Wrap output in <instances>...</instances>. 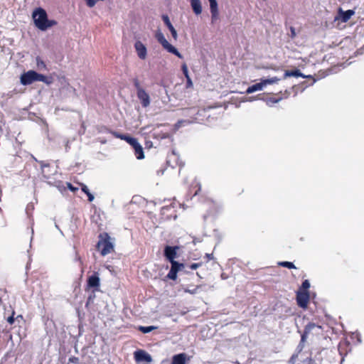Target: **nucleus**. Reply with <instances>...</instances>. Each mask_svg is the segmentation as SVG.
Wrapping results in <instances>:
<instances>
[{
	"instance_id": "24",
	"label": "nucleus",
	"mask_w": 364,
	"mask_h": 364,
	"mask_svg": "<svg viewBox=\"0 0 364 364\" xmlns=\"http://www.w3.org/2000/svg\"><path fill=\"white\" fill-rule=\"evenodd\" d=\"M157 327L156 326H140L139 327V330L142 332L143 333H148L151 331H152L153 330H155L156 329Z\"/></svg>"
},
{
	"instance_id": "33",
	"label": "nucleus",
	"mask_w": 364,
	"mask_h": 364,
	"mask_svg": "<svg viewBox=\"0 0 364 364\" xmlns=\"http://www.w3.org/2000/svg\"><path fill=\"white\" fill-rule=\"evenodd\" d=\"M186 88H187V89L192 88L193 87V84L192 80L190 77V76H187V77H186Z\"/></svg>"
},
{
	"instance_id": "10",
	"label": "nucleus",
	"mask_w": 364,
	"mask_h": 364,
	"mask_svg": "<svg viewBox=\"0 0 364 364\" xmlns=\"http://www.w3.org/2000/svg\"><path fill=\"white\" fill-rule=\"evenodd\" d=\"M134 48L136 50L138 57L141 60H145L147 56V49L145 45L139 41L134 43Z\"/></svg>"
},
{
	"instance_id": "32",
	"label": "nucleus",
	"mask_w": 364,
	"mask_h": 364,
	"mask_svg": "<svg viewBox=\"0 0 364 364\" xmlns=\"http://www.w3.org/2000/svg\"><path fill=\"white\" fill-rule=\"evenodd\" d=\"M181 70H182V72L185 76V77H187V76H189V74H188V66L186 65V63H183V65H181Z\"/></svg>"
},
{
	"instance_id": "4",
	"label": "nucleus",
	"mask_w": 364,
	"mask_h": 364,
	"mask_svg": "<svg viewBox=\"0 0 364 364\" xmlns=\"http://www.w3.org/2000/svg\"><path fill=\"white\" fill-rule=\"evenodd\" d=\"M321 332H322V327L320 325L310 322L304 328V332L301 336V341L305 342L306 340V338L309 335L318 336V335H320L321 333Z\"/></svg>"
},
{
	"instance_id": "2",
	"label": "nucleus",
	"mask_w": 364,
	"mask_h": 364,
	"mask_svg": "<svg viewBox=\"0 0 364 364\" xmlns=\"http://www.w3.org/2000/svg\"><path fill=\"white\" fill-rule=\"evenodd\" d=\"M32 17L36 26L41 30L46 31V26H45L48 21V16L46 11L42 8H38L33 12Z\"/></svg>"
},
{
	"instance_id": "41",
	"label": "nucleus",
	"mask_w": 364,
	"mask_h": 364,
	"mask_svg": "<svg viewBox=\"0 0 364 364\" xmlns=\"http://www.w3.org/2000/svg\"><path fill=\"white\" fill-rule=\"evenodd\" d=\"M205 258L206 259L207 261H210V260L213 259V254L206 253L205 255Z\"/></svg>"
},
{
	"instance_id": "19",
	"label": "nucleus",
	"mask_w": 364,
	"mask_h": 364,
	"mask_svg": "<svg viewBox=\"0 0 364 364\" xmlns=\"http://www.w3.org/2000/svg\"><path fill=\"white\" fill-rule=\"evenodd\" d=\"M191 5L193 12L199 15L202 12V6L200 0H191Z\"/></svg>"
},
{
	"instance_id": "15",
	"label": "nucleus",
	"mask_w": 364,
	"mask_h": 364,
	"mask_svg": "<svg viewBox=\"0 0 364 364\" xmlns=\"http://www.w3.org/2000/svg\"><path fill=\"white\" fill-rule=\"evenodd\" d=\"M189 360V357L185 353H181L172 357L171 364H186Z\"/></svg>"
},
{
	"instance_id": "1",
	"label": "nucleus",
	"mask_w": 364,
	"mask_h": 364,
	"mask_svg": "<svg viewBox=\"0 0 364 364\" xmlns=\"http://www.w3.org/2000/svg\"><path fill=\"white\" fill-rule=\"evenodd\" d=\"M96 247L102 256H105L114 251V245L107 232H102L99 235V240Z\"/></svg>"
},
{
	"instance_id": "37",
	"label": "nucleus",
	"mask_w": 364,
	"mask_h": 364,
	"mask_svg": "<svg viewBox=\"0 0 364 364\" xmlns=\"http://www.w3.org/2000/svg\"><path fill=\"white\" fill-rule=\"evenodd\" d=\"M14 315H15V311H13L11 315L7 318V321L10 324H13L15 321L16 318H14Z\"/></svg>"
},
{
	"instance_id": "23",
	"label": "nucleus",
	"mask_w": 364,
	"mask_h": 364,
	"mask_svg": "<svg viewBox=\"0 0 364 364\" xmlns=\"http://www.w3.org/2000/svg\"><path fill=\"white\" fill-rule=\"evenodd\" d=\"M133 149L134 150V154L137 159H142L144 158V149L141 144Z\"/></svg>"
},
{
	"instance_id": "22",
	"label": "nucleus",
	"mask_w": 364,
	"mask_h": 364,
	"mask_svg": "<svg viewBox=\"0 0 364 364\" xmlns=\"http://www.w3.org/2000/svg\"><path fill=\"white\" fill-rule=\"evenodd\" d=\"M80 186L82 191L87 195L88 201L92 202L94 200V196L90 192L87 186L84 183H80Z\"/></svg>"
},
{
	"instance_id": "42",
	"label": "nucleus",
	"mask_w": 364,
	"mask_h": 364,
	"mask_svg": "<svg viewBox=\"0 0 364 364\" xmlns=\"http://www.w3.org/2000/svg\"><path fill=\"white\" fill-rule=\"evenodd\" d=\"M139 144H140L138 142V140H137L134 144H132V147L133 149H134L135 147H136V146H139Z\"/></svg>"
},
{
	"instance_id": "16",
	"label": "nucleus",
	"mask_w": 364,
	"mask_h": 364,
	"mask_svg": "<svg viewBox=\"0 0 364 364\" xmlns=\"http://www.w3.org/2000/svg\"><path fill=\"white\" fill-rule=\"evenodd\" d=\"M162 20H163L164 23H165V25L168 27V30L170 31L173 39L177 40V38H178L177 31L174 28L173 25L171 24L168 16L167 15H163Z\"/></svg>"
},
{
	"instance_id": "38",
	"label": "nucleus",
	"mask_w": 364,
	"mask_h": 364,
	"mask_svg": "<svg viewBox=\"0 0 364 364\" xmlns=\"http://www.w3.org/2000/svg\"><path fill=\"white\" fill-rule=\"evenodd\" d=\"M137 139L136 138L128 136L127 139H126V141L131 146H132L133 144H134Z\"/></svg>"
},
{
	"instance_id": "43",
	"label": "nucleus",
	"mask_w": 364,
	"mask_h": 364,
	"mask_svg": "<svg viewBox=\"0 0 364 364\" xmlns=\"http://www.w3.org/2000/svg\"><path fill=\"white\" fill-rule=\"evenodd\" d=\"M16 319H23V316L22 315H18L16 316Z\"/></svg>"
},
{
	"instance_id": "31",
	"label": "nucleus",
	"mask_w": 364,
	"mask_h": 364,
	"mask_svg": "<svg viewBox=\"0 0 364 364\" xmlns=\"http://www.w3.org/2000/svg\"><path fill=\"white\" fill-rule=\"evenodd\" d=\"M68 363L78 364L80 363V359L76 356H71L68 358Z\"/></svg>"
},
{
	"instance_id": "8",
	"label": "nucleus",
	"mask_w": 364,
	"mask_h": 364,
	"mask_svg": "<svg viewBox=\"0 0 364 364\" xmlns=\"http://www.w3.org/2000/svg\"><path fill=\"white\" fill-rule=\"evenodd\" d=\"M36 72L34 70H29L24 73L21 76V82L23 85H31L36 81Z\"/></svg>"
},
{
	"instance_id": "34",
	"label": "nucleus",
	"mask_w": 364,
	"mask_h": 364,
	"mask_svg": "<svg viewBox=\"0 0 364 364\" xmlns=\"http://www.w3.org/2000/svg\"><path fill=\"white\" fill-rule=\"evenodd\" d=\"M57 23H58L57 21L55 20H48V21L45 26H46V29H48V28H50L53 26L57 25Z\"/></svg>"
},
{
	"instance_id": "25",
	"label": "nucleus",
	"mask_w": 364,
	"mask_h": 364,
	"mask_svg": "<svg viewBox=\"0 0 364 364\" xmlns=\"http://www.w3.org/2000/svg\"><path fill=\"white\" fill-rule=\"evenodd\" d=\"M37 67L39 70H46V65L39 57L36 58Z\"/></svg>"
},
{
	"instance_id": "9",
	"label": "nucleus",
	"mask_w": 364,
	"mask_h": 364,
	"mask_svg": "<svg viewBox=\"0 0 364 364\" xmlns=\"http://www.w3.org/2000/svg\"><path fill=\"white\" fill-rule=\"evenodd\" d=\"M134 357L136 362L145 361L150 363L152 361L151 356L144 350H137L134 353Z\"/></svg>"
},
{
	"instance_id": "5",
	"label": "nucleus",
	"mask_w": 364,
	"mask_h": 364,
	"mask_svg": "<svg viewBox=\"0 0 364 364\" xmlns=\"http://www.w3.org/2000/svg\"><path fill=\"white\" fill-rule=\"evenodd\" d=\"M179 249L178 246L166 245L164 247V255L168 262H176L175 259L178 257Z\"/></svg>"
},
{
	"instance_id": "40",
	"label": "nucleus",
	"mask_w": 364,
	"mask_h": 364,
	"mask_svg": "<svg viewBox=\"0 0 364 364\" xmlns=\"http://www.w3.org/2000/svg\"><path fill=\"white\" fill-rule=\"evenodd\" d=\"M202 265V263H193L190 265V268L191 269H196L197 268L200 267Z\"/></svg>"
},
{
	"instance_id": "20",
	"label": "nucleus",
	"mask_w": 364,
	"mask_h": 364,
	"mask_svg": "<svg viewBox=\"0 0 364 364\" xmlns=\"http://www.w3.org/2000/svg\"><path fill=\"white\" fill-rule=\"evenodd\" d=\"M287 77H301L303 78L306 77V76L301 73V71L298 69L294 70H287L284 73V78Z\"/></svg>"
},
{
	"instance_id": "29",
	"label": "nucleus",
	"mask_w": 364,
	"mask_h": 364,
	"mask_svg": "<svg viewBox=\"0 0 364 364\" xmlns=\"http://www.w3.org/2000/svg\"><path fill=\"white\" fill-rule=\"evenodd\" d=\"M279 80L277 77H272L270 79L262 80L263 82H265V85L267 84H273L277 82Z\"/></svg>"
},
{
	"instance_id": "39",
	"label": "nucleus",
	"mask_w": 364,
	"mask_h": 364,
	"mask_svg": "<svg viewBox=\"0 0 364 364\" xmlns=\"http://www.w3.org/2000/svg\"><path fill=\"white\" fill-rule=\"evenodd\" d=\"M67 188L72 192H75L78 190V188L73 186L70 183H67Z\"/></svg>"
},
{
	"instance_id": "35",
	"label": "nucleus",
	"mask_w": 364,
	"mask_h": 364,
	"mask_svg": "<svg viewBox=\"0 0 364 364\" xmlns=\"http://www.w3.org/2000/svg\"><path fill=\"white\" fill-rule=\"evenodd\" d=\"M310 287V283L308 280H304L302 282L301 284V289H304V291H307V289Z\"/></svg>"
},
{
	"instance_id": "7",
	"label": "nucleus",
	"mask_w": 364,
	"mask_h": 364,
	"mask_svg": "<svg viewBox=\"0 0 364 364\" xmlns=\"http://www.w3.org/2000/svg\"><path fill=\"white\" fill-rule=\"evenodd\" d=\"M309 294L308 291H299L296 294V302L299 306L303 309L307 308L309 302Z\"/></svg>"
},
{
	"instance_id": "3",
	"label": "nucleus",
	"mask_w": 364,
	"mask_h": 364,
	"mask_svg": "<svg viewBox=\"0 0 364 364\" xmlns=\"http://www.w3.org/2000/svg\"><path fill=\"white\" fill-rule=\"evenodd\" d=\"M155 38L157 40V41L162 46V47L168 53L176 55L179 58H183V55L178 51V50L173 46H172L168 42L164 33L160 30H157L156 31Z\"/></svg>"
},
{
	"instance_id": "30",
	"label": "nucleus",
	"mask_w": 364,
	"mask_h": 364,
	"mask_svg": "<svg viewBox=\"0 0 364 364\" xmlns=\"http://www.w3.org/2000/svg\"><path fill=\"white\" fill-rule=\"evenodd\" d=\"M282 100L281 97H271L267 99L268 104H275L279 102Z\"/></svg>"
},
{
	"instance_id": "21",
	"label": "nucleus",
	"mask_w": 364,
	"mask_h": 364,
	"mask_svg": "<svg viewBox=\"0 0 364 364\" xmlns=\"http://www.w3.org/2000/svg\"><path fill=\"white\" fill-rule=\"evenodd\" d=\"M36 81L43 82L47 85H50L52 82V78L48 77L43 74L38 73L36 72Z\"/></svg>"
},
{
	"instance_id": "18",
	"label": "nucleus",
	"mask_w": 364,
	"mask_h": 364,
	"mask_svg": "<svg viewBox=\"0 0 364 364\" xmlns=\"http://www.w3.org/2000/svg\"><path fill=\"white\" fill-rule=\"evenodd\" d=\"M264 86H265V82H263V81L262 80L260 82H258V83H256V84H254V85L250 86L247 89L246 93L250 94V93L255 92L256 91L262 90Z\"/></svg>"
},
{
	"instance_id": "36",
	"label": "nucleus",
	"mask_w": 364,
	"mask_h": 364,
	"mask_svg": "<svg viewBox=\"0 0 364 364\" xmlns=\"http://www.w3.org/2000/svg\"><path fill=\"white\" fill-rule=\"evenodd\" d=\"M296 36V29L293 26H291L290 27V34H289V37L291 38V39H294L295 38V37Z\"/></svg>"
},
{
	"instance_id": "11",
	"label": "nucleus",
	"mask_w": 364,
	"mask_h": 364,
	"mask_svg": "<svg viewBox=\"0 0 364 364\" xmlns=\"http://www.w3.org/2000/svg\"><path fill=\"white\" fill-rule=\"evenodd\" d=\"M355 14L353 10L349 9L347 11H343L341 8L338 9V16L336 17V20H341L343 23L348 22L350 18Z\"/></svg>"
},
{
	"instance_id": "17",
	"label": "nucleus",
	"mask_w": 364,
	"mask_h": 364,
	"mask_svg": "<svg viewBox=\"0 0 364 364\" xmlns=\"http://www.w3.org/2000/svg\"><path fill=\"white\" fill-rule=\"evenodd\" d=\"M100 278L97 272H95L87 279L88 287L98 288L100 287Z\"/></svg>"
},
{
	"instance_id": "6",
	"label": "nucleus",
	"mask_w": 364,
	"mask_h": 364,
	"mask_svg": "<svg viewBox=\"0 0 364 364\" xmlns=\"http://www.w3.org/2000/svg\"><path fill=\"white\" fill-rule=\"evenodd\" d=\"M171 269L168 274L166 275V278L176 280L177 279V274L179 271L182 270L185 265L183 263H180L177 261L171 262Z\"/></svg>"
},
{
	"instance_id": "26",
	"label": "nucleus",
	"mask_w": 364,
	"mask_h": 364,
	"mask_svg": "<svg viewBox=\"0 0 364 364\" xmlns=\"http://www.w3.org/2000/svg\"><path fill=\"white\" fill-rule=\"evenodd\" d=\"M279 265L283 267H287L288 269H295L296 267L291 262H279Z\"/></svg>"
},
{
	"instance_id": "12",
	"label": "nucleus",
	"mask_w": 364,
	"mask_h": 364,
	"mask_svg": "<svg viewBox=\"0 0 364 364\" xmlns=\"http://www.w3.org/2000/svg\"><path fill=\"white\" fill-rule=\"evenodd\" d=\"M209 208L208 213L204 215V220H207L208 218H215L220 211V207L218 204L215 203H210L208 204Z\"/></svg>"
},
{
	"instance_id": "28",
	"label": "nucleus",
	"mask_w": 364,
	"mask_h": 364,
	"mask_svg": "<svg viewBox=\"0 0 364 364\" xmlns=\"http://www.w3.org/2000/svg\"><path fill=\"white\" fill-rule=\"evenodd\" d=\"M133 84L134 87L136 90V92H139L141 90H143L144 88L141 86L139 80L137 78L133 79Z\"/></svg>"
},
{
	"instance_id": "27",
	"label": "nucleus",
	"mask_w": 364,
	"mask_h": 364,
	"mask_svg": "<svg viewBox=\"0 0 364 364\" xmlns=\"http://www.w3.org/2000/svg\"><path fill=\"white\" fill-rule=\"evenodd\" d=\"M114 137L116 138H118V139H122V140H124L126 141V139H127L128 137V135H125V134H120V133H118L117 132H114V131H110L109 132Z\"/></svg>"
},
{
	"instance_id": "13",
	"label": "nucleus",
	"mask_w": 364,
	"mask_h": 364,
	"mask_svg": "<svg viewBox=\"0 0 364 364\" xmlns=\"http://www.w3.org/2000/svg\"><path fill=\"white\" fill-rule=\"evenodd\" d=\"M136 96L143 107L146 108L150 105V97L144 89L136 92Z\"/></svg>"
},
{
	"instance_id": "14",
	"label": "nucleus",
	"mask_w": 364,
	"mask_h": 364,
	"mask_svg": "<svg viewBox=\"0 0 364 364\" xmlns=\"http://www.w3.org/2000/svg\"><path fill=\"white\" fill-rule=\"evenodd\" d=\"M210 2V10L211 13V22L213 23L219 18L218 6L216 0H208Z\"/></svg>"
}]
</instances>
